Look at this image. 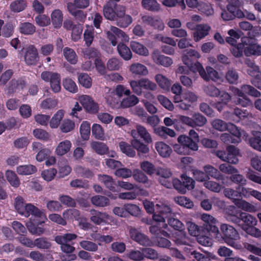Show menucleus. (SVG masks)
<instances>
[{
    "instance_id": "1",
    "label": "nucleus",
    "mask_w": 261,
    "mask_h": 261,
    "mask_svg": "<svg viewBox=\"0 0 261 261\" xmlns=\"http://www.w3.org/2000/svg\"><path fill=\"white\" fill-rule=\"evenodd\" d=\"M143 205L148 213H154L152 218L154 221L160 223V228L167 227V224L165 223V218L171 213V208L169 206L162 202H159L154 205L152 202L147 200L143 201Z\"/></svg>"
},
{
    "instance_id": "2",
    "label": "nucleus",
    "mask_w": 261,
    "mask_h": 261,
    "mask_svg": "<svg viewBox=\"0 0 261 261\" xmlns=\"http://www.w3.org/2000/svg\"><path fill=\"white\" fill-rule=\"evenodd\" d=\"M232 54L237 58L243 56V53L249 57L252 55H261V46L255 43L252 38L243 37L241 42L230 49Z\"/></svg>"
},
{
    "instance_id": "3",
    "label": "nucleus",
    "mask_w": 261,
    "mask_h": 261,
    "mask_svg": "<svg viewBox=\"0 0 261 261\" xmlns=\"http://www.w3.org/2000/svg\"><path fill=\"white\" fill-rule=\"evenodd\" d=\"M233 92L239 97L236 100V104L239 105L243 107H247L252 106V102L246 95L247 94L252 97H260L261 93L253 86L249 85H244L241 89L238 88L233 89Z\"/></svg>"
},
{
    "instance_id": "4",
    "label": "nucleus",
    "mask_w": 261,
    "mask_h": 261,
    "mask_svg": "<svg viewBox=\"0 0 261 261\" xmlns=\"http://www.w3.org/2000/svg\"><path fill=\"white\" fill-rule=\"evenodd\" d=\"M220 229L223 235L222 238L227 245L237 249L242 248L241 245L236 242L239 239L240 236L233 227L227 224H222Z\"/></svg>"
},
{
    "instance_id": "5",
    "label": "nucleus",
    "mask_w": 261,
    "mask_h": 261,
    "mask_svg": "<svg viewBox=\"0 0 261 261\" xmlns=\"http://www.w3.org/2000/svg\"><path fill=\"white\" fill-rule=\"evenodd\" d=\"M103 15L110 20H115L117 16H121L125 13V7L117 5L113 1H109L103 6Z\"/></svg>"
},
{
    "instance_id": "6",
    "label": "nucleus",
    "mask_w": 261,
    "mask_h": 261,
    "mask_svg": "<svg viewBox=\"0 0 261 261\" xmlns=\"http://www.w3.org/2000/svg\"><path fill=\"white\" fill-rule=\"evenodd\" d=\"M90 213V221L96 225H116V220L106 212H100L91 209Z\"/></svg>"
},
{
    "instance_id": "7",
    "label": "nucleus",
    "mask_w": 261,
    "mask_h": 261,
    "mask_svg": "<svg viewBox=\"0 0 261 261\" xmlns=\"http://www.w3.org/2000/svg\"><path fill=\"white\" fill-rule=\"evenodd\" d=\"M129 84L133 92L138 95L143 93V89L150 91L157 89L156 84L147 78H142L138 81L132 80L129 82Z\"/></svg>"
},
{
    "instance_id": "8",
    "label": "nucleus",
    "mask_w": 261,
    "mask_h": 261,
    "mask_svg": "<svg viewBox=\"0 0 261 261\" xmlns=\"http://www.w3.org/2000/svg\"><path fill=\"white\" fill-rule=\"evenodd\" d=\"M77 237L76 234L68 233L56 236L55 241L57 244L61 245V249L63 252L71 253L74 251L75 248L69 243L76 239Z\"/></svg>"
},
{
    "instance_id": "9",
    "label": "nucleus",
    "mask_w": 261,
    "mask_h": 261,
    "mask_svg": "<svg viewBox=\"0 0 261 261\" xmlns=\"http://www.w3.org/2000/svg\"><path fill=\"white\" fill-rule=\"evenodd\" d=\"M41 78L45 82L49 83L50 88L54 93L61 91V76L57 72L45 71L41 74Z\"/></svg>"
},
{
    "instance_id": "10",
    "label": "nucleus",
    "mask_w": 261,
    "mask_h": 261,
    "mask_svg": "<svg viewBox=\"0 0 261 261\" xmlns=\"http://www.w3.org/2000/svg\"><path fill=\"white\" fill-rule=\"evenodd\" d=\"M20 215L25 217L32 215L34 219L38 218L36 222L38 224H42L47 220L45 213L31 203H27Z\"/></svg>"
},
{
    "instance_id": "11",
    "label": "nucleus",
    "mask_w": 261,
    "mask_h": 261,
    "mask_svg": "<svg viewBox=\"0 0 261 261\" xmlns=\"http://www.w3.org/2000/svg\"><path fill=\"white\" fill-rule=\"evenodd\" d=\"M107 38L113 46L117 44V37L121 38L122 41L128 42L129 38L124 32L120 29L114 27L110 26L109 29L105 31Z\"/></svg>"
},
{
    "instance_id": "12",
    "label": "nucleus",
    "mask_w": 261,
    "mask_h": 261,
    "mask_svg": "<svg viewBox=\"0 0 261 261\" xmlns=\"http://www.w3.org/2000/svg\"><path fill=\"white\" fill-rule=\"evenodd\" d=\"M227 219L236 224H239L242 226H251L255 225L257 223L256 218L250 214L241 212L239 217L234 215L228 216Z\"/></svg>"
},
{
    "instance_id": "13",
    "label": "nucleus",
    "mask_w": 261,
    "mask_h": 261,
    "mask_svg": "<svg viewBox=\"0 0 261 261\" xmlns=\"http://www.w3.org/2000/svg\"><path fill=\"white\" fill-rule=\"evenodd\" d=\"M199 218L202 221L204 227L208 231L214 233L216 236L220 234L219 228L216 226L218 221L212 215L202 213L199 215Z\"/></svg>"
},
{
    "instance_id": "14",
    "label": "nucleus",
    "mask_w": 261,
    "mask_h": 261,
    "mask_svg": "<svg viewBox=\"0 0 261 261\" xmlns=\"http://www.w3.org/2000/svg\"><path fill=\"white\" fill-rule=\"evenodd\" d=\"M130 135L133 138V139H138L140 138L147 144L152 143L153 140L151 134L146 129L145 127L141 125L137 124L134 129L130 131Z\"/></svg>"
},
{
    "instance_id": "15",
    "label": "nucleus",
    "mask_w": 261,
    "mask_h": 261,
    "mask_svg": "<svg viewBox=\"0 0 261 261\" xmlns=\"http://www.w3.org/2000/svg\"><path fill=\"white\" fill-rule=\"evenodd\" d=\"M181 98L183 102L180 103L179 109L187 111L190 109L193 104L197 101L198 97L195 92L187 90L181 94Z\"/></svg>"
},
{
    "instance_id": "16",
    "label": "nucleus",
    "mask_w": 261,
    "mask_h": 261,
    "mask_svg": "<svg viewBox=\"0 0 261 261\" xmlns=\"http://www.w3.org/2000/svg\"><path fill=\"white\" fill-rule=\"evenodd\" d=\"M79 101L88 112L95 114L98 111V106L94 102L92 98L87 95H82L79 96Z\"/></svg>"
},
{
    "instance_id": "17",
    "label": "nucleus",
    "mask_w": 261,
    "mask_h": 261,
    "mask_svg": "<svg viewBox=\"0 0 261 261\" xmlns=\"http://www.w3.org/2000/svg\"><path fill=\"white\" fill-rule=\"evenodd\" d=\"M129 235L133 240L141 245L145 246H152L153 245L152 242L146 236L135 228L130 229Z\"/></svg>"
},
{
    "instance_id": "18",
    "label": "nucleus",
    "mask_w": 261,
    "mask_h": 261,
    "mask_svg": "<svg viewBox=\"0 0 261 261\" xmlns=\"http://www.w3.org/2000/svg\"><path fill=\"white\" fill-rule=\"evenodd\" d=\"M141 19L144 24L150 25L159 31H163L165 29V24L162 19L159 16L144 15Z\"/></svg>"
},
{
    "instance_id": "19",
    "label": "nucleus",
    "mask_w": 261,
    "mask_h": 261,
    "mask_svg": "<svg viewBox=\"0 0 261 261\" xmlns=\"http://www.w3.org/2000/svg\"><path fill=\"white\" fill-rule=\"evenodd\" d=\"M211 27L207 24L201 23L196 25L195 31L193 34V39L198 42L209 34Z\"/></svg>"
},
{
    "instance_id": "20",
    "label": "nucleus",
    "mask_w": 261,
    "mask_h": 261,
    "mask_svg": "<svg viewBox=\"0 0 261 261\" xmlns=\"http://www.w3.org/2000/svg\"><path fill=\"white\" fill-rule=\"evenodd\" d=\"M151 57L154 63L165 67H169L173 63L171 58L160 55V51L157 49L153 51Z\"/></svg>"
},
{
    "instance_id": "21",
    "label": "nucleus",
    "mask_w": 261,
    "mask_h": 261,
    "mask_svg": "<svg viewBox=\"0 0 261 261\" xmlns=\"http://www.w3.org/2000/svg\"><path fill=\"white\" fill-rule=\"evenodd\" d=\"M39 59L37 49L33 45H30L26 48L24 59L28 65H34Z\"/></svg>"
},
{
    "instance_id": "22",
    "label": "nucleus",
    "mask_w": 261,
    "mask_h": 261,
    "mask_svg": "<svg viewBox=\"0 0 261 261\" xmlns=\"http://www.w3.org/2000/svg\"><path fill=\"white\" fill-rule=\"evenodd\" d=\"M177 141L179 143H182L186 148L189 149V154L190 153V150L197 151L198 149V142L185 135H180L177 138Z\"/></svg>"
},
{
    "instance_id": "23",
    "label": "nucleus",
    "mask_w": 261,
    "mask_h": 261,
    "mask_svg": "<svg viewBox=\"0 0 261 261\" xmlns=\"http://www.w3.org/2000/svg\"><path fill=\"white\" fill-rule=\"evenodd\" d=\"M177 141L179 143H182L186 148L189 149V154L190 153V150L197 151L198 149V142L185 135H180L177 138Z\"/></svg>"
},
{
    "instance_id": "24",
    "label": "nucleus",
    "mask_w": 261,
    "mask_h": 261,
    "mask_svg": "<svg viewBox=\"0 0 261 261\" xmlns=\"http://www.w3.org/2000/svg\"><path fill=\"white\" fill-rule=\"evenodd\" d=\"M177 141L179 143H182L186 148L189 149V154L190 153V150L197 151L198 149V142L185 135H180L177 138Z\"/></svg>"
},
{
    "instance_id": "25",
    "label": "nucleus",
    "mask_w": 261,
    "mask_h": 261,
    "mask_svg": "<svg viewBox=\"0 0 261 261\" xmlns=\"http://www.w3.org/2000/svg\"><path fill=\"white\" fill-rule=\"evenodd\" d=\"M155 148L159 155L163 158H168L172 152L171 147L163 141L156 142Z\"/></svg>"
},
{
    "instance_id": "26",
    "label": "nucleus",
    "mask_w": 261,
    "mask_h": 261,
    "mask_svg": "<svg viewBox=\"0 0 261 261\" xmlns=\"http://www.w3.org/2000/svg\"><path fill=\"white\" fill-rule=\"evenodd\" d=\"M72 143L70 140H64L57 145L55 152L58 156H63L70 151Z\"/></svg>"
},
{
    "instance_id": "27",
    "label": "nucleus",
    "mask_w": 261,
    "mask_h": 261,
    "mask_svg": "<svg viewBox=\"0 0 261 261\" xmlns=\"http://www.w3.org/2000/svg\"><path fill=\"white\" fill-rule=\"evenodd\" d=\"M132 176L135 181L145 185L146 187H150L152 185L147 175L139 169L134 170Z\"/></svg>"
},
{
    "instance_id": "28",
    "label": "nucleus",
    "mask_w": 261,
    "mask_h": 261,
    "mask_svg": "<svg viewBox=\"0 0 261 261\" xmlns=\"http://www.w3.org/2000/svg\"><path fill=\"white\" fill-rule=\"evenodd\" d=\"M226 162L237 164L239 162L238 156L240 155L239 150L234 146L231 145L227 148Z\"/></svg>"
},
{
    "instance_id": "29",
    "label": "nucleus",
    "mask_w": 261,
    "mask_h": 261,
    "mask_svg": "<svg viewBox=\"0 0 261 261\" xmlns=\"http://www.w3.org/2000/svg\"><path fill=\"white\" fill-rule=\"evenodd\" d=\"M201 57L199 53L193 49L185 50L182 55V61L186 65H189L192 59H199Z\"/></svg>"
},
{
    "instance_id": "30",
    "label": "nucleus",
    "mask_w": 261,
    "mask_h": 261,
    "mask_svg": "<svg viewBox=\"0 0 261 261\" xmlns=\"http://www.w3.org/2000/svg\"><path fill=\"white\" fill-rule=\"evenodd\" d=\"M129 71L132 74L139 76H145L148 73L147 67L139 63L132 64L129 67Z\"/></svg>"
},
{
    "instance_id": "31",
    "label": "nucleus",
    "mask_w": 261,
    "mask_h": 261,
    "mask_svg": "<svg viewBox=\"0 0 261 261\" xmlns=\"http://www.w3.org/2000/svg\"><path fill=\"white\" fill-rule=\"evenodd\" d=\"M154 80L161 89L166 91H169L171 85V81L166 76L162 74H157L154 77Z\"/></svg>"
},
{
    "instance_id": "32",
    "label": "nucleus",
    "mask_w": 261,
    "mask_h": 261,
    "mask_svg": "<svg viewBox=\"0 0 261 261\" xmlns=\"http://www.w3.org/2000/svg\"><path fill=\"white\" fill-rule=\"evenodd\" d=\"M98 180L102 183L105 187L109 190L113 191H116V183L114 179L110 175H98Z\"/></svg>"
},
{
    "instance_id": "33",
    "label": "nucleus",
    "mask_w": 261,
    "mask_h": 261,
    "mask_svg": "<svg viewBox=\"0 0 261 261\" xmlns=\"http://www.w3.org/2000/svg\"><path fill=\"white\" fill-rule=\"evenodd\" d=\"M240 197L248 198L251 196L261 201V192L250 188L243 187L240 189Z\"/></svg>"
},
{
    "instance_id": "34",
    "label": "nucleus",
    "mask_w": 261,
    "mask_h": 261,
    "mask_svg": "<svg viewBox=\"0 0 261 261\" xmlns=\"http://www.w3.org/2000/svg\"><path fill=\"white\" fill-rule=\"evenodd\" d=\"M130 47L135 53L140 56L147 57L149 54V50L147 47L138 42L132 41Z\"/></svg>"
},
{
    "instance_id": "35",
    "label": "nucleus",
    "mask_w": 261,
    "mask_h": 261,
    "mask_svg": "<svg viewBox=\"0 0 261 261\" xmlns=\"http://www.w3.org/2000/svg\"><path fill=\"white\" fill-rule=\"evenodd\" d=\"M131 145L134 149H136L138 151V154L139 155L141 154H146L149 151L148 146L144 143L141 142L138 139H132L130 142Z\"/></svg>"
},
{
    "instance_id": "36",
    "label": "nucleus",
    "mask_w": 261,
    "mask_h": 261,
    "mask_svg": "<svg viewBox=\"0 0 261 261\" xmlns=\"http://www.w3.org/2000/svg\"><path fill=\"white\" fill-rule=\"evenodd\" d=\"M203 170L208 179L209 176L218 180L224 179V176L216 168L210 165L204 166Z\"/></svg>"
},
{
    "instance_id": "37",
    "label": "nucleus",
    "mask_w": 261,
    "mask_h": 261,
    "mask_svg": "<svg viewBox=\"0 0 261 261\" xmlns=\"http://www.w3.org/2000/svg\"><path fill=\"white\" fill-rule=\"evenodd\" d=\"M219 95V100L215 103L214 107L220 112L225 106L227 105L231 99V96L228 93L224 91L220 92Z\"/></svg>"
},
{
    "instance_id": "38",
    "label": "nucleus",
    "mask_w": 261,
    "mask_h": 261,
    "mask_svg": "<svg viewBox=\"0 0 261 261\" xmlns=\"http://www.w3.org/2000/svg\"><path fill=\"white\" fill-rule=\"evenodd\" d=\"M63 15L59 9L54 10L50 14V19L55 28H59L63 22Z\"/></svg>"
},
{
    "instance_id": "39",
    "label": "nucleus",
    "mask_w": 261,
    "mask_h": 261,
    "mask_svg": "<svg viewBox=\"0 0 261 261\" xmlns=\"http://www.w3.org/2000/svg\"><path fill=\"white\" fill-rule=\"evenodd\" d=\"M117 51L120 57L125 61H129L132 58L133 54L130 48L123 43L118 44Z\"/></svg>"
},
{
    "instance_id": "40",
    "label": "nucleus",
    "mask_w": 261,
    "mask_h": 261,
    "mask_svg": "<svg viewBox=\"0 0 261 261\" xmlns=\"http://www.w3.org/2000/svg\"><path fill=\"white\" fill-rule=\"evenodd\" d=\"M65 114V112L63 110H58L52 117L49 121V126L51 128H58L61 122L63 119Z\"/></svg>"
},
{
    "instance_id": "41",
    "label": "nucleus",
    "mask_w": 261,
    "mask_h": 261,
    "mask_svg": "<svg viewBox=\"0 0 261 261\" xmlns=\"http://www.w3.org/2000/svg\"><path fill=\"white\" fill-rule=\"evenodd\" d=\"M228 34L229 36L226 37L225 40L227 43L232 46L231 49L238 44H237V41L240 38L241 34L239 31L233 29L229 30L228 31Z\"/></svg>"
},
{
    "instance_id": "42",
    "label": "nucleus",
    "mask_w": 261,
    "mask_h": 261,
    "mask_svg": "<svg viewBox=\"0 0 261 261\" xmlns=\"http://www.w3.org/2000/svg\"><path fill=\"white\" fill-rule=\"evenodd\" d=\"M37 169L33 165H24L19 166L16 168V172L19 175H29L35 173Z\"/></svg>"
},
{
    "instance_id": "43",
    "label": "nucleus",
    "mask_w": 261,
    "mask_h": 261,
    "mask_svg": "<svg viewBox=\"0 0 261 261\" xmlns=\"http://www.w3.org/2000/svg\"><path fill=\"white\" fill-rule=\"evenodd\" d=\"M62 215L66 222L67 221H72L73 220L79 221L80 213L76 209H67L63 212Z\"/></svg>"
},
{
    "instance_id": "44",
    "label": "nucleus",
    "mask_w": 261,
    "mask_h": 261,
    "mask_svg": "<svg viewBox=\"0 0 261 261\" xmlns=\"http://www.w3.org/2000/svg\"><path fill=\"white\" fill-rule=\"evenodd\" d=\"M141 5L145 9L153 12H158L161 8L156 0H142Z\"/></svg>"
},
{
    "instance_id": "45",
    "label": "nucleus",
    "mask_w": 261,
    "mask_h": 261,
    "mask_svg": "<svg viewBox=\"0 0 261 261\" xmlns=\"http://www.w3.org/2000/svg\"><path fill=\"white\" fill-rule=\"evenodd\" d=\"M91 201L93 205L98 207H105L110 204L109 198L101 195L93 196L91 199Z\"/></svg>"
},
{
    "instance_id": "46",
    "label": "nucleus",
    "mask_w": 261,
    "mask_h": 261,
    "mask_svg": "<svg viewBox=\"0 0 261 261\" xmlns=\"http://www.w3.org/2000/svg\"><path fill=\"white\" fill-rule=\"evenodd\" d=\"M116 24L120 28H125L129 26L133 22V18L129 15H126L125 13L121 16H117Z\"/></svg>"
},
{
    "instance_id": "47",
    "label": "nucleus",
    "mask_w": 261,
    "mask_h": 261,
    "mask_svg": "<svg viewBox=\"0 0 261 261\" xmlns=\"http://www.w3.org/2000/svg\"><path fill=\"white\" fill-rule=\"evenodd\" d=\"M249 144L254 149L261 152V132H255L249 139Z\"/></svg>"
},
{
    "instance_id": "48",
    "label": "nucleus",
    "mask_w": 261,
    "mask_h": 261,
    "mask_svg": "<svg viewBox=\"0 0 261 261\" xmlns=\"http://www.w3.org/2000/svg\"><path fill=\"white\" fill-rule=\"evenodd\" d=\"M5 176L8 182L12 187L17 188L19 186L20 180L14 171L7 170Z\"/></svg>"
},
{
    "instance_id": "49",
    "label": "nucleus",
    "mask_w": 261,
    "mask_h": 261,
    "mask_svg": "<svg viewBox=\"0 0 261 261\" xmlns=\"http://www.w3.org/2000/svg\"><path fill=\"white\" fill-rule=\"evenodd\" d=\"M120 150L129 157H134L136 155V151L133 146L127 142L121 141L119 143Z\"/></svg>"
},
{
    "instance_id": "50",
    "label": "nucleus",
    "mask_w": 261,
    "mask_h": 261,
    "mask_svg": "<svg viewBox=\"0 0 261 261\" xmlns=\"http://www.w3.org/2000/svg\"><path fill=\"white\" fill-rule=\"evenodd\" d=\"M63 55L67 61L71 64H75L77 63V57L73 49L67 47H65L63 49Z\"/></svg>"
},
{
    "instance_id": "51",
    "label": "nucleus",
    "mask_w": 261,
    "mask_h": 261,
    "mask_svg": "<svg viewBox=\"0 0 261 261\" xmlns=\"http://www.w3.org/2000/svg\"><path fill=\"white\" fill-rule=\"evenodd\" d=\"M205 74L206 75V77L202 78L206 81L212 80L214 82H216L220 79L218 72L213 68L210 66H207L206 67V71L205 70Z\"/></svg>"
},
{
    "instance_id": "52",
    "label": "nucleus",
    "mask_w": 261,
    "mask_h": 261,
    "mask_svg": "<svg viewBox=\"0 0 261 261\" xmlns=\"http://www.w3.org/2000/svg\"><path fill=\"white\" fill-rule=\"evenodd\" d=\"M189 70L193 73L198 72L201 77H206L205 69L202 64L199 62H191L189 65H187Z\"/></svg>"
},
{
    "instance_id": "53",
    "label": "nucleus",
    "mask_w": 261,
    "mask_h": 261,
    "mask_svg": "<svg viewBox=\"0 0 261 261\" xmlns=\"http://www.w3.org/2000/svg\"><path fill=\"white\" fill-rule=\"evenodd\" d=\"M37 220H38V218L34 219L33 220L31 219V221L29 223L27 224V227L29 231L33 234L40 236L43 233L44 229L42 227L35 226V225H39L36 223Z\"/></svg>"
},
{
    "instance_id": "54",
    "label": "nucleus",
    "mask_w": 261,
    "mask_h": 261,
    "mask_svg": "<svg viewBox=\"0 0 261 261\" xmlns=\"http://www.w3.org/2000/svg\"><path fill=\"white\" fill-rule=\"evenodd\" d=\"M171 215V212L168 214L167 217L165 218V219L168 218V224L175 230L181 231L184 229V225L183 223L177 219L170 217L169 215Z\"/></svg>"
},
{
    "instance_id": "55",
    "label": "nucleus",
    "mask_w": 261,
    "mask_h": 261,
    "mask_svg": "<svg viewBox=\"0 0 261 261\" xmlns=\"http://www.w3.org/2000/svg\"><path fill=\"white\" fill-rule=\"evenodd\" d=\"M122 65V62L117 58L109 59L107 62V68L111 71L118 70Z\"/></svg>"
},
{
    "instance_id": "56",
    "label": "nucleus",
    "mask_w": 261,
    "mask_h": 261,
    "mask_svg": "<svg viewBox=\"0 0 261 261\" xmlns=\"http://www.w3.org/2000/svg\"><path fill=\"white\" fill-rule=\"evenodd\" d=\"M75 123L69 119H65L60 125L61 131L64 133H67L71 132L74 129Z\"/></svg>"
},
{
    "instance_id": "57",
    "label": "nucleus",
    "mask_w": 261,
    "mask_h": 261,
    "mask_svg": "<svg viewBox=\"0 0 261 261\" xmlns=\"http://www.w3.org/2000/svg\"><path fill=\"white\" fill-rule=\"evenodd\" d=\"M234 204L239 208L247 212H252L255 210V207L252 204L242 199H236Z\"/></svg>"
},
{
    "instance_id": "58",
    "label": "nucleus",
    "mask_w": 261,
    "mask_h": 261,
    "mask_svg": "<svg viewBox=\"0 0 261 261\" xmlns=\"http://www.w3.org/2000/svg\"><path fill=\"white\" fill-rule=\"evenodd\" d=\"M125 208L126 215L128 214L134 217H139L141 215V209L137 204L133 203L125 204Z\"/></svg>"
},
{
    "instance_id": "59",
    "label": "nucleus",
    "mask_w": 261,
    "mask_h": 261,
    "mask_svg": "<svg viewBox=\"0 0 261 261\" xmlns=\"http://www.w3.org/2000/svg\"><path fill=\"white\" fill-rule=\"evenodd\" d=\"M27 7V2L24 0H16L12 2L10 5L11 10L14 12H19L23 11Z\"/></svg>"
},
{
    "instance_id": "60",
    "label": "nucleus",
    "mask_w": 261,
    "mask_h": 261,
    "mask_svg": "<svg viewBox=\"0 0 261 261\" xmlns=\"http://www.w3.org/2000/svg\"><path fill=\"white\" fill-rule=\"evenodd\" d=\"M106 99L107 103L112 107H115L118 103V99L113 89L108 88V91L106 94Z\"/></svg>"
},
{
    "instance_id": "61",
    "label": "nucleus",
    "mask_w": 261,
    "mask_h": 261,
    "mask_svg": "<svg viewBox=\"0 0 261 261\" xmlns=\"http://www.w3.org/2000/svg\"><path fill=\"white\" fill-rule=\"evenodd\" d=\"M126 256L130 259L134 261H141L144 259L143 249H142V251L135 249L130 250L126 254Z\"/></svg>"
},
{
    "instance_id": "62",
    "label": "nucleus",
    "mask_w": 261,
    "mask_h": 261,
    "mask_svg": "<svg viewBox=\"0 0 261 261\" xmlns=\"http://www.w3.org/2000/svg\"><path fill=\"white\" fill-rule=\"evenodd\" d=\"M64 88L68 91L75 93L78 91V88L75 83L71 79L66 78L63 81Z\"/></svg>"
},
{
    "instance_id": "63",
    "label": "nucleus",
    "mask_w": 261,
    "mask_h": 261,
    "mask_svg": "<svg viewBox=\"0 0 261 261\" xmlns=\"http://www.w3.org/2000/svg\"><path fill=\"white\" fill-rule=\"evenodd\" d=\"M139 101V98L136 96L132 95L124 98L121 102V106L124 108L131 107L136 105Z\"/></svg>"
},
{
    "instance_id": "64",
    "label": "nucleus",
    "mask_w": 261,
    "mask_h": 261,
    "mask_svg": "<svg viewBox=\"0 0 261 261\" xmlns=\"http://www.w3.org/2000/svg\"><path fill=\"white\" fill-rule=\"evenodd\" d=\"M92 148L99 154H104L108 151L107 146L102 142H92L91 143Z\"/></svg>"
}]
</instances>
